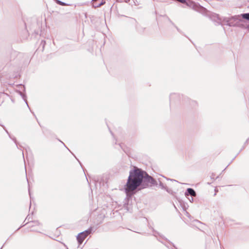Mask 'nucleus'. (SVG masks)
<instances>
[{"label":"nucleus","mask_w":249,"mask_h":249,"mask_svg":"<svg viewBox=\"0 0 249 249\" xmlns=\"http://www.w3.org/2000/svg\"><path fill=\"white\" fill-rule=\"evenodd\" d=\"M168 20L169 21V22L173 25H174L175 28L177 29V30H178V32H180V30L178 28V27L177 26H176V25L171 21V20L168 18Z\"/></svg>","instance_id":"obj_19"},{"label":"nucleus","mask_w":249,"mask_h":249,"mask_svg":"<svg viewBox=\"0 0 249 249\" xmlns=\"http://www.w3.org/2000/svg\"><path fill=\"white\" fill-rule=\"evenodd\" d=\"M23 226H24V225H22V226H21L19 228H18V230H19V229H20V228H21V227H23Z\"/></svg>","instance_id":"obj_32"},{"label":"nucleus","mask_w":249,"mask_h":249,"mask_svg":"<svg viewBox=\"0 0 249 249\" xmlns=\"http://www.w3.org/2000/svg\"><path fill=\"white\" fill-rule=\"evenodd\" d=\"M196 222H199V223H200V221H198V220H196Z\"/></svg>","instance_id":"obj_34"},{"label":"nucleus","mask_w":249,"mask_h":249,"mask_svg":"<svg viewBox=\"0 0 249 249\" xmlns=\"http://www.w3.org/2000/svg\"><path fill=\"white\" fill-rule=\"evenodd\" d=\"M230 25L236 26V27L241 28L242 29H246L247 30L248 24L246 23V21L242 18H239L236 24H231Z\"/></svg>","instance_id":"obj_5"},{"label":"nucleus","mask_w":249,"mask_h":249,"mask_svg":"<svg viewBox=\"0 0 249 249\" xmlns=\"http://www.w3.org/2000/svg\"><path fill=\"white\" fill-rule=\"evenodd\" d=\"M158 182L159 183V186L161 189L164 190L166 186L162 182L160 178H158L157 181L146 171L134 166L129 171L127 182L124 186V190L127 196H131L137 189L141 190L152 186L157 187Z\"/></svg>","instance_id":"obj_1"},{"label":"nucleus","mask_w":249,"mask_h":249,"mask_svg":"<svg viewBox=\"0 0 249 249\" xmlns=\"http://www.w3.org/2000/svg\"><path fill=\"white\" fill-rule=\"evenodd\" d=\"M129 1L130 0H120V2L124 1L126 3H128Z\"/></svg>","instance_id":"obj_23"},{"label":"nucleus","mask_w":249,"mask_h":249,"mask_svg":"<svg viewBox=\"0 0 249 249\" xmlns=\"http://www.w3.org/2000/svg\"><path fill=\"white\" fill-rule=\"evenodd\" d=\"M158 240L160 241V243L163 244L166 247H167L168 249H178L177 247L170 241L167 239L166 241L171 245L172 247H170L168 244H166V243H164L162 241L160 240V239H158Z\"/></svg>","instance_id":"obj_10"},{"label":"nucleus","mask_w":249,"mask_h":249,"mask_svg":"<svg viewBox=\"0 0 249 249\" xmlns=\"http://www.w3.org/2000/svg\"><path fill=\"white\" fill-rule=\"evenodd\" d=\"M28 191H29V195H30V198H31V194H30V189L29 188Z\"/></svg>","instance_id":"obj_31"},{"label":"nucleus","mask_w":249,"mask_h":249,"mask_svg":"<svg viewBox=\"0 0 249 249\" xmlns=\"http://www.w3.org/2000/svg\"><path fill=\"white\" fill-rule=\"evenodd\" d=\"M163 177L165 178L167 180H170L171 181H177V180H175V179H170V178H168L166 177H165L164 176H162Z\"/></svg>","instance_id":"obj_24"},{"label":"nucleus","mask_w":249,"mask_h":249,"mask_svg":"<svg viewBox=\"0 0 249 249\" xmlns=\"http://www.w3.org/2000/svg\"><path fill=\"white\" fill-rule=\"evenodd\" d=\"M132 20L136 23V30L137 32L139 34H142L144 32L145 28L142 27L141 25H140L136 20L134 18H132Z\"/></svg>","instance_id":"obj_7"},{"label":"nucleus","mask_w":249,"mask_h":249,"mask_svg":"<svg viewBox=\"0 0 249 249\" xmlns=\"http://www.w3.org/2000/svg\"><path fill=\"white\" fill-rule=\"evenodd\" d=\"M193 196H191V198H188L189 200L191 201V202H193Z\"/></svg>","instance_id":"obj_26"},{"label":"nucleus","mask_w":249,"mask_h":249,"mask_svg":"<svg viewBox=\"0 0 249 249\" xmlns=\"http://www.w3.org/2000/svg\"><path fill=\"white\" fill-rule=\"evenodd\" d=\"M152 230V231L153 232V235L156 237L157 238V239H160V240H161V239H164L165 240H167V239L166 238H165L164 236H163L162 235L160 234V233H159V232H158L157 231H155L153 228L152 227H151L150 228Z\"/></svg>","instance_id":"obj_9"},{"label":"nucleus","mask_w":249,"mask_h":249,"mask_svg":"<svg viewBox=\"0 0 249 249\" xmlns=\"http://www.w3.org/2000/svg\"><path fill=\"white\" fill-rule=\"evenodd\" d=\"M22 155H23V157L24 158V154H23V151H22Z\"/></svg>","instance_id":"obj_35"},{"label":"nucleus","mask_w":249,"mask_h":249,"mask_svg":"<svg viewBox=\"0 0 249 249\" xmlns=\"http://www.w3.org/2000/svg\"><path fill=\"white\" fill-rule=\"evenodd\" d=\"M10 53V56H9V57L6 60L7 61H11L12 60L15 59V58L17 56H16L17 52L16 51H11Z\"/></svg>","instance_id":"obj_12"},{"label":"nucleus","mask_w":249,"mask_h":249,"mask_svg":"<svg viewBox=\"0 0 249 249\" xmlns=\"http://www.w3.org/2000/svg\"><path fill=\"white\" fill-rule=\"evenodd\" d=\"M57 4L61 5V6H66L68 4L66 3L61 1L59 0H53Z\"/></svg>","instance_id":"obj_16"},{"label":"nucleus","mask_w":249,"mask_h":249,"mask_svg":"<svg viewBox=\"0 0 249 249\" xmlns=\"http://www.w3.org/2000/svg\"><path fill=\"white\" fill-rule=\"evenodd\" d=\"M183 95H181L179 93H171L170 95V102H175L176 101H179L181 99V98H183Z\"/></svg>","instance_id":"obj_6"},{"label":"nucleus","mask_w":249,"mask_h":249,"mask_svg":"<svg viewBox=\"0 0 249 249\" xmlns=\"http://www.w3.org/2000/svg\"><path fill=\"white\" fill-rule=\"evenodd\" d=\"M123 149V150L124 151V152L125 153H126V151H125V150H124V149Z\"/></svg>","instance_id":"obj_36"},{"label":"nucleus","mask_w":249,"mask_h":249,"mask_svg":"<svg viewBox=\"0 0 249 249\" xmlns=\"http://www.w3.org/2000/svg\"><path fill=\"white\" fill-rule=\"evenodd\" d=\"M185 196L186 197H188L189 196H196V193L194 189L188 188L185 191Z\"/></svg>","instance_id":"obj_8"},{"label":"nucleus","mask_w":249,"mask_h":249,"mask_svg":"<svg viewBox=\"0 0 249 249\" xmlns=\"http://www.w3.org/2000/svg\"><path fill=\"white\" fill-rule=\"evenodd\" d=\"M73 154V155L74 156V157L76 159V160H78V162L80 163V164L81 165V166L82 167V164H81V162L79 160H78V159H77L76 158V157H75V156L73 154Z\"/></svg>","instance_id":"obj_25"},{"label":"nucleus","mask_w":249,"mask_h":249,"mask_svg":"<svg viewBox=\"0 0 249 249\" xmlns=\"http://www.w3.org/2000/svg\"><path fill=\"white\" fill-rule=\"evenodd\" d=\"M247 30L249 31V23L248 24Z\"/></svg>","instance_id":"obj_29"},{"label":"nucleus","mask_w":249,"mask_h":249,"mask_svg":"<svg viewBox=\"0 0 249 249\" xmlns=\"http://www.w3.org/2000/svg\"><path fill=\"white\" fill-rule=\"evenodd\" d=\"M164 190H165L167 192H168V193L171 194H172L173 191H172L171 189H169L167 186H166V187L164 189Z\"/></svg>","instance_id":"obj_20"},{"label":"nucleus","mask_w":249,"mask_h":249,"mask_svg":"<svg viewBox=\"0 0 249 249\" xmlns=\"http://www.w3.org/2000/svg\"><path fill=\"white\" fill-rule=\"evenodd\" d=\"M240 16L243 19L249 21V13L241 14L240 15Z\"/></svg>","instance_id":"obj_14"},{"label":"nucleus","mask_w":249,"mask_h":249,"mask_svg":"<svg viewBox=\"0 0 249 249\" xmlns=\"http://www.w3.org/2000/svg\"><path fill=\"white\" fill-rule=\"evenodd\" d=\"M215 175L214 173H212V175L211 176V178L213 180H215V178H214Z\"/></svg>","instance_id":"obj_21"},{"label":"nucleus","mask_w":249,"mask_h":249,"mask_svg":"<svg viewBox=\"0 0 249 249\" xmlns=\"http://www.w3.org/2000/svg\"><path fill=\"white\" fill-rule=\"evenodd\" d=\"M192 103L193 104H196V102H195V101H192Z\"/></svg>","instance_id":"obj_30"},{"label":"nucleus","mask_w":249,"mask_h":249,"mask_svg":"<svg viewBox=\"0 0 249 249\" xmlns=\"http://www.w3.org/2000/svg\"><path fill=\"white\" fill-rule=\"evenodd\" d=\"M93 231V228L90 227L88 229L79 233L76 236V239L79 245H81L84 242L85 239Z\"/></svg>","instance_id":"obj_3"},{"label":"nucleus","mask_w":249,"mask_h":249,"mask_svg":"<svg viewBox=\"0 0 249 249\" xmlns=\"http://www.w3.org/2000/svg\"><path fill=\"white\" fill-rule=\"evenodd\" d=\"M197 8L196 9H195L196 11H198L199 12H200V13H203L204 12H205L206 11V8H205L204 7H203V6H200V5H199L198 6H197Z\"/></svg>","instance_id":"obj_15"},{"label":"nucleus","mask_w":249,"mask_h":249,"mask_svg":"<svg viewBox=\"0 0 249 249\" xmlns=\"http://www.w3.org/2000/svg\"><path fill=\"white\" fill-rule=\"evenodd\" d=\"M211 19L215 23V25H223V18L220 17L219 15L213 14L210 17Z\"/></svg>","instance_id":"obj_4"},{"label":"nucleus","mask_w":249,"mask_h":249,"mask_svg":"<svg viewBox=\"0 0 249 249\" xmlns=\"http://www.w3.org/2000/svg\"><path fill=\"white\" fill-rule=\"evenodd\" d=\"M240 18L241 17L240 16V15L231 16L229 18L223 17L222 19L223 25H226L230 27H236V26H231L230 25L231 24H234L237 23L238 19H239V18Z\"/></svg>","instance_id":"obj_2"},{"label":"nucleus","mask_w":249,"mask_h":249,"mask_svg":"<svg viewBox=\"0 0 249 249\" xmlns=\"http://www.w3.org/2000/svg\"><path fill=\"white\" fill-rule=\"evenodd\" d=\"M45 44H46L45 41H44V40H42V41H41V45H42V46H43V48H44V46H45Z\"/></svg>","instance_id":"obj_22"},{"label":"nucleus","mask_w":249,"mask_h":249,"mask_svg":"<svg viewBox=\"0 0 249 249\" xmlns=\"http://www.w3.org/2000/svg\"><path fill=\"white\" fill-rule=\"evenodd\" d=\"M119 145H120V147L123 149L122 144H120Z\"/></svg>","instance_id":"obj_33"},{"label":"nucleus","mask_w":249,"mask_h":249,"mask_svg":"<svg viewBox=\"0 0 249 249\" xmlns=\"http://www.w3.org/2000/svg\"><path fill=\"white\" fill-rule=\"evenodd\" d=\"M20 89L23 90L24 91H25V87L22 84H19L17 86Z\"/></svg>","instance_id":"obj_18"},{"label":"nucleus","mask_w":249,"mask_h":249,"mask_svg":"<svg viewBox=\"0 0 249 249\" xmlns=\"http://www.w3.org/2000/svg\"><path fill=\"white\" fill-rule=\"evenodd\" d=\"M36 224H38V221H36L35 222Z\"/></svg>","instance_id":"obj_37"},{"label":"nucleus","mask_w":249,"mask_h":249,"mask_svg":"<svg viewBox=\"0 0 249 249\" xmlns=\"http://www.w3.org/2000/svg\"><path fill=\"white\" fill-rule=\"evenodd\" d=\"M186 215L188 216V217H190L191 216L190 213L188 212H186Z\"/></svg>","instance_id":"obj_27"},{"label":"nucleus","mask_w":249,"mask_h":249,"mask_svg":"<svg viewBox=\"0 0 249 249\" xmlns=\"http://www.w3.org/2000/svg\"><path fill=\"white\" fill-rule=\"evenodd\" d=\"M17 92L18 93V94L21 96V97L22 98V99H23V100L25 101V102L26 103L27 106H28V107H29V108L30 109L29 107V105H28V102H27V97H26V96L25 94H23L22 93V92L21 91H20L19 90H17Z\"/></svg>","instance_id":"obj_13"},{"label":"nucleus","mask_w":249,"mask_h":249,"mask_svg":"<svg viewBox=\"0 0 249 249\" xmlns=\"http://www.w3.org/2000/svg\"><path fill=\"white\" fill-rule=\"evenodd\" d=\"M59 141L61 142L63 145L70 151V150L66 147V146L65 145V143H64L62 142H61L60 140H59Z\"/></svg>","instance_id":"obj_28"},{"label":"nucleus","mask_w":249,"mask_h":249,"mask_svg":"<svg viewBox=\"0 0 249 249\" xmlns=\"http://www.w3.org/2000/svg\"><path fill=\"white\" fill-rule=\"evenodd\" d=\"M3 246L0 249H2V248H3Z\"/></svg>","instance_id":"obj_38"},{"label":"nucleus","mask_w":249,"mask_h":249,"mask_svg":"<svg viewBox=\"0 0 249 249\" xmlns=\"http://www.w3.org/2000/svg\"><path fill=\"white\" fill-rule=\"evenodd\" d=\"M105 3V1L104 0H102V1L100 3L96 4H94L93 3V6H94L95 7H100L101 6L103 5Z\"/></svg>","instance_id":"obj_17"},{"label":"nucleus","mask_w":249,"mask_h":249,"mask_svg":"<svg viewBox=\"0 0 249 249\" xmlns=\"http://www.w3.org/2000/svg\"><path fill=\"white\" fill-rule=\"evenodd\" d=\"M1 126L3 127V128L4 129L5 131H6V132L8 134V135H9V138L12 139L14 142L15 143L16 145V146L18 148H19L18 147V142L16 140V138L15 137H12L10 134H9V133L8 132V131L6 130V129L5 128L4 126L3 125H1Z\"/></svg>","instance_id":"obj_11"}]
</instances>
